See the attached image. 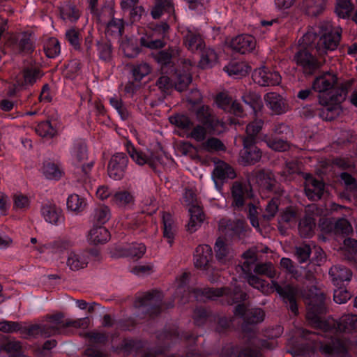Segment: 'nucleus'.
I'll return each instance as SVG.
<instances>
[{"label": "nucleus", "mask_w": 357, "mask_h": 357, "mask_svg": "<svg viewBox=\"0 0 357 357\" xmlns=\"http://www.w3.org/2000/svg\"><path fill=\"white\" fill-rule=\"evenodd\" d=\"M326 312V296L320 294L311 300L307 312L309 322L325 338L319 342V349L326 357H347L351 340L344 334L357 331V315L345 314L339 320L322 319Z\"/></svg>", "instance_id": "obj_1"}, {"label": "nucleus", "mask_w": 357, "mask_h": 357, "mask_svg": "<svg viewBox=\"0 0 357 357\" xmlns=\"http://www.w3.org/2000/svg\"><path fill=\"white\" fill-rule=\"evenodd\" d=\"M213 314L204 307H197L193 312V319L195 324L198 326H204L206 322H212Z\"/></svg>", "instance_id": "obj_50"}, {"label": "nucleus", "mask_w": 357, "mask_h": 357, "mask_svg": "<svg viewBox=\"0 0 357 357\" xmlns=\"http://www.w3.org/2000/svg\"><path fill=\"white\" fill-rule=\"evenodd\" d=\"M173 75V84L178 91L182 92L187 89L192 82V77L190 73L185 70L174 69Z\"/></svg>", "instance_id": "obj_40"}, {"label": "nucleus", "mask_w": 357, "mask_h": 357, "mask_svg": "<svg viewBox=\"0 0 357 357\" xmlns=\"http://www.w3.org/2000/svg\"><path fill=\"white\" fill-rule=\"evenodd\" d=\"M315 48L298 40V46L294 55V61L299 70L306 77L316 74L322 66L321 61L313 53Z\"/></svg>", "instance_id": "obj_10"}, {"label": "nucleus", "mask_w": 357, "mask_h": 357, "mask_svg": "<svg viewBox=\"0 0 357 357\" xmlns=\"http://www.w3.org/2000/svg\"><path fill=\"white\" fill-rule=\"evenodd\" d=\"M354 6L351 0H337L335 13L343 19H349L351 17Z\"/></svg>", "instance_id": "obj_51"}, {"label": "nucleus", "mask_w": 357, "mask_h": 357, "mask_svg": "<svg viewBox=\"0 0 357 357\" xmlns=\"http://www.w3.org/2000/svg\"><path fill=\"white\" fill-rule=\"evenodd\" d=\"M36 132L43 138L52 139L58 135V121L52 119L43 121L36 126Z\"/></svg>", "instance_id": "obj_32"}, {"label": "nucleus", "mask_w": 357, "mask_h": 357, "mask_svg": "<svg viewBox=\"0 0 357 357\" xmlns=\"http://www.w3.org/2000/svg\"><path fill=\"white\" fill-rule=\"evenodd\" d=\"M215 102L219 108L227 113L232 114L238 117H242L245 115L241 105L236 101H234L231 97L225 93H220L217 95Z\"/></svg>", "instance_id": "obj_25"}, {"label": "nucleus", "mask_w": 357, "mask_h": 357, "mask_svg": "<svg viewBox=\"0 0 357 357\" xmlns=\"http://www.w3.org/2000/svg\"><path fill=\"white\" fill-rule=\"evenodd\" d=\"M329 275L335 286H346L352 278L351 271L343 265H335L329 270Z\"/></svg>", "instance_id": "obj_28"}, {"label": "nucleus", "mask_w": 357, "mask_h": 357, "mask_svg": "<svg viewBox=\"0 0 357 357\" xmlns=\"http://www.w3.org/2000/svg\"><path fill=\"white\" fill-rule=\"evenodd\" d=\"M5 351L13 357H22L23 351L22 344L17 340L8 341L4 344Z\"/></svg>", "instance_id": "obj_63"}, {"label": "nucleus", "mask_w": 357, "mask_h": 357, "mask_svg": "<svg viewBox=\"0 0 357 357\" xmlns=\"http://www.w3.org/2000/svg\"><path fill=\"white\" fill-rule=\"evenodd\" d=\"M316 227V219L308 214H306L298 222V231L303 238H311Z\"/></svg>", "instance_id": "obj_39"}, {"label": "nucleus", "mask_w": 357, "mask_h": 357, "mask_svg": "<svg viewBox=\"0 0 357 357\" xmlns=\"http://www.w3.org/2000/svg\"><path fill=\"white\" fill-rule=\"evenodd\" d=\"M199 335L193 331H183L180 333L177 329H163L157 333V342L154 347L143 349V343L133 338H124L119 345L120 350L125 354L135 353L139 357H204L198 351L191 349L185 356L171 354L167 356L172 346L185 341L190 344H195Z\"/></svg>", "instance_id": "obj_2"}, {"label": "nucleus", "mask_w": 357, "mask_h": 357, "mask_svg": "<svg viewBox=\"0 0 357 357\" xmlns=\"http://www.w3.org/2000/svg\"><path fill=\"white\" fill-rule=\"evenodd\" d=\"M65 38L75 51L84 54V48L82 45V36L79 29L71 27L67 29Z\"/></svg>", "instance_id": "obj_44"}, {"label": "nucleus", "mask_w": 357, "mask_h": 357, "mask_svg": "<svg viewBox=\"0 0 357 357\" xmlns=\"http://www.w3.org/2000/svg\"><path fill=\"white\" fill-rule=\"evenodd\" d=\"M212 322H214L215 331L219 334H224L230 327L231 321L226 317L213 314Z\"/></svg>", "instance_id": "obj_61"}, {"label": "nucleus", "mask_w": 357, "mask_h": 357, "mask_svg": "<svg viewBox=\"0 0 357 357\" xmlns=\"http://www.w3.org/2000/svg\"><path fill=\"white\" fill-rule=\"evenodd\" d=\"M284 134H290V128L287 125L280 123L275 126L273 134L265 135L263 140L271 149L275 151H285L289 149V145L287 137L283 136Z\"/></svg>", "instance_id": "obj_14"}, {"label": "nucleus", "mask_w": 357, "mask_h": 357, "mask_svg": "<svg viewBox=\"0 0 357 357\" xmlns=\"http://www.w3.org/2000/svg\"><path fill=\"white\" fill-rule=\"evenodd\" d=\"M15 44L20 53L31 55L35 50L32 34L28 31L20 33L15 38Z\"/></svg>", "instance_id": "obj_31"}, {"label": "nucleus", "mask_w": 357, "mask_h": 357, "mask_svg": "<svg viewBox=\"0 0 357 357\" xmlns=\"http://www.w3.org/2000/svg\"><path fill=\"white\" fill-rule=\"evenodd\" d=\"M60 15L63 20L75 22L79 18V10L72 4H66L60 8Z\"/></svg>", "instance_id": "obj_57"}, {"label": "nucleus", "mask_w": 357, "mask_h": 357, "mask_svg": "<svg viewBox=\"0 0 357 357\" xmlns=\"http://www.w3.org/2000/svg\"><path fill=\"white\" fill-rule=\"evenodd\" d=\"M234 314L243 320L242 324L243 332L250 337L255 335L254 326L261 323L265 317L264 311L259 307L249 309L245 303H241L235 306Z\"/></svg>", "instance_id": "obj_11"}, {"label": "nucleus", "mask_w": 357, "mask_h": 357, "mask_svg": "<svg viewBox=\"0 0 357 357\" xmlns=\"http://www.w3.org/2000/svg\"><path fill=\"white\" fill-rule=\"evenodd\" d=\"M302 341L291 348L290 353L293 357H314L317 346L314 339L315 334L307 331L302 330Z\"/></svg>", "instance_id": "obj_15"}, {"label": "nucleus", "mask_w": 357, "mask_h": 357, "mask_svg": "<svg viewBox=\"0 0 357 357\" xmlns=\"http://www.w3.org/2000/svg\"><path fill=\"white\" fill-rule=\"evenodd\" d=\"M222 354L225 357H261L260 352L251 348L240 349L236 345L228 344L222 348Z\"/></svg>", "instance_id": "obj_33"}, {"label": "nucleus", "mask_w": 357, "mask_h": 357, "mask_svg": "<svg viewBox=\"0 0 357 357\" xmlns=\"http://www.w3.org/2000/svg\"><path fill=\"white\" fill-rule=\"evenodd\" d=\"M264 126V121L261 119H255L246 127V137L243 139V149L241 151V162L245 165H255L261 158L262 152L257 146V135Z\"/></svg>", "instance_id": "obj_7"}, {"label": "nucleus", "mask_w": 357, "mask_h": 357, "mask_svg": "<svg viewBox=\"0 0 357 357\" xmlns=\"http://www.w3.org/2000/svg\"><path fill=\"white\" fill-rule=\"evenodd\" d=\"M321 108L317 111V115L323 120L331 121L334 120L340 113V109L335 104H321Z\"/></svg>", "instance_id": "obj_48"}, {"label": "nucleus", "mask_w": 357, "mask_h": 357, "mask_svg": "<svg viewBox=\"0 0 357 357\" xmlns=\"http://www.w3.org/2000/svg\"><path fill=\"white\" fill-rule=\"evenodd\" d=\"M236 174L234 168L224 161H220L212 172V178L217 189L220 190L229 179H234Z\"/></svg>", "instance_id": "obj_23"}, {"label": "nucleus", "mask_w": 357, "mask_h": 357, "mask_svg": "<svg viewBox=\"0 0 357 357\" xmlns=\"http://www.w3.org/2000/svg\"><path fill=\"white\" fill-rule=\"evenodd\" d=\"M347 91L343 87H337L335 85L333 90L330 93V95L325 97L319 98V103L321 104H335L340 109V104L345 100Z\"/></svg>", "instance_id": "obj_41"}, {"label": "nucleus", "mask_w": 357, "mask_h": 357, "mask_svg": "<svg viewBox=\"0 0 357 357\" xmlns=\"http://www.w3.org/2000/svg\"><path fill=\"white\" fill-rule=\"evenodd\" d=\"M214 249L217 259L220 262H225L229 252L228 247L221 238L216 240Z\"/></svg>", "instance_id": "obj_64"}, {"label": "nucleus", "mask_w": 357, "mask_h": 357, "mask_svg": "<svg viewBox=\"0 0 357 357\" xmlns=\"http://www.w3.org/2000/svg\"><path fill=\"white\" fill-rule=\"evenodd\" d=\"M275 285L277 292L283 297L288 309L294 316L298 315L299 312L298 306L295 295L291 291L284 289L279 284H276Z\"/></svg>", "instance_id": "obj_47"}, {"label": "nucleus", "mask_w": 357, "mask_h": 357, "mask_svg": "<svg viewBox=\"0 0 357 357\" xmlns=\"http://www.w3.org/2000/svg\"><path fill=\"white\" fill-rule=\"evenodd\" d=\"M304 190L307 197L311 201L320 199L326 192V183L311 174L305 178Z\"/></svg>", "instance_id": "obj_20"}, {"label": "nucleus", "mask_w": 357, "mask_h": 357, "mask_svg": "<svg viewBox=\"0 0 357 357\" xmlns=\"http://www.w3.org/2000/svg\"><path fill=\"white\" fill-rule=\"evenodd\" d=\"M98 52L101 60L108 61L112 58V45L109 40H101L97 43Z\"/></svg>", "instance_id": "obj_58"}, {"label": "nucleus", "mask_w": 357, "mask_h": 357, "mask_svg": "<svg viewBox=\"0 0 357 357\" xmlns=\"http://www.w3.org/2000/svg\"><path fill=\"white\" fill-rule=\"evenodd\" d=\"M312 250L308 244H301L296 247L295 257L300 264L307 263L310 261Z\"/></svg>", "instance_id": "obj_59"}, {"label": "nucleus", "mask_w": 357, "mask_h": 357, "mask_svg": "<svg viewBox=\"0 0 357 357\" xmlns=\"http://www.w3.org/2000/svg\"><path fill=\"white\" fill-rule=\"evenodd\" d=\"M183 44L192 52H199L205 46L199 32L194 27H188L183 31Z\"/></svg>", "instance_id": "obj_27"}, {"label": "nucleus", "mask_w": 357, "mask_h": 357, "mask_svg": "<svg viewBox=\"0 0 357 357\" xmlns=\"http://www.w3.org/2000/svg\"><path fill=\"white\" fill-rule=\"evenodd\" d=\"M224 70L235 79L245 76L250 70V66L244 61L236 60L231 61L225 66Z\"/></svg>", "instance_id": "obj_34"}, {"label": "nucleus", "mask_w": 357, "mask_h": 357, "mask_svg": "<svg viewBox=\"0 0 357 357\" xmlns=\"http://www.w3.org/2000/svg\"><path fill=\"white\" fill-rule=\"evenodd\" d=\"M173 55L172 50H160L156 54L155 59L161 66L163 72L167 73L170 71L172 73L174 70Z\"/></svg>", "instance_id": "obj_43"}, {"label": "nucleus", "mask_w": 357, "mask_h": 357, "mask_svg": "<svg viewBox=\"0 0 357 357\" xmlns=\"http://www.w3.org/2000/svg\"><path fill=\"white\" fill-rule=\"evenodd\" d=\"M231 192L232 205L238 208L244 206L246 199L253 197L252 189L249 183L235 181L231 186Z\"/></svg>", "instance_id": "obj_21"}, {"label": "nucleus", "mask_w": 357, "mask_h": 357, "mask_svg": "<svg viewBox=\"0 0 357 357\" xmlns=\"http://www.w3.org/2000/svg\"><path fill=\"white\" fill-rule=\"evenodd\" d=\"M43 51L47 57L54 59L59 56L61 52L60 43L56 38H50L44 44Z\"/></svg>", "instance_id": "obj_53"}, {"label": "nucleus", "mask_w": 357, "mask_h": 357, "mask_svg": "<svg viewBox=\"0 0 357 357\" xmlns=\"http://www.w3.org/2000/svg\"><path fill=\"white\" fill-rule=\"evenodd\" d=\"M337 84V75L330 72H326L315 77L312 88L314 91L319 93L318 101L319 102V98L330 95L335 85Z\"/></svg>", "instance_id": "obj_17"}, {"label": "nucleus", "mask_w": 357, "mask_h": 357, "mask_svg": "<svg viewBox=\"0 0 357 357\" xmlns=\"http://www.w3.org/2000/svg\"><path fill=\"white\" fill-rule=\"evenodd\" d=\"M190 273H183L176 279V289L174 296L179 298L182 303H188L190 301L191 294L197 300L211 299L214 300L224 296L227 293L226 288L204 287L190 289L188 286Z\"/></svg>", "instance_id": "obj_4"}, {"label": "nucleus", "mask_w": 357, "mask_h": 357, "mask_svg": "<svg viewBox=\"0 0 357 357\" xmlns=\"http://www.w3.org/2000/svg\"><path fill=\"white\" fill-rule=\"evenodd\" d=\"M174 12V3L172 0H155L151 15L155 20L159 19L164 13L171 15Z\"/></svg>", "instance_id": "obj_45"}, {"label": "nucleus", "mask_w": 357, "mask_h": 357, "mask_svg": "<svg viewBox=\"0 0 357 357\" xmlns=\"http://www.w3.org/2000/svg\"><path fill=\"white\" fill-rule=\"evenodd\" d=\"M265 101L267 107L275 114H282L288 110L289 105L287 101L282 96L276 93H266Z\"/></svg>", "instance_id": "obj_29"}, {"label": "nucleus", "mask_w": 357, "mask_h": 357, "mask_svg": "<svg viewBox=\"0 0 357 357\" xmlns=\"http://www.w3.org/2000/svg\"><path fill=\"white\" fill-rule=\"evenodd\" d=\"M252 79L261 86H271L279 85L282 77L278 71L262 66L253 71Z\"/></svg>", "instance_id": "obj_18"}, {"label": "nucleus", "mask_w": 357, "mask_h": 357, "mask_svg": "<svg viewBox=\"0 0 357 357\" xmlns=\"http://www.w3.org/2000/svg\"><path fill=\"white\" fill-rule=\"evenodd\" d=\"M200 52V60L199 66L202 69L211 68L218 61V55L215 51L205 46L199 51Z\"/></svg>", "instance_id": "obj_42"}, {"label": "nucleus", "mask_w": 357, "mask_h": 357, "mask_svg": "<svg viewBox=\"0 0 357 357\" xmlns=\"http://www.w3.org/2000/svg\"><path fill=\"white\" fill-rule=\"evenodd\" d=\"M40 214L46 222L56 226L63 223L65 220L61 208L50 202L41 205Z\"/></svg>", "instance_id": "obj_22"}, {"label": "nucleus", "mask_w": 357, "mask_h": 357, "mask_svg": "<svg viewBox=\"0 0 357 357\" xmlns=\"http://www.w3.org/2000/svg\"><path fill=\"white\" fill-rule=\"evenodd\" d=\"M190 220L188 222L189 229L195 231L196 227L204 222V214L201 207L197 205H192L189 208Z\"/></svg>", "instance_id": "obj_49"}, {"label": "nucleus", "mask_w": 357, "mask_h": 357, "mask_svg": "<svg viewBox=\"0 0 357 357\" xmlns=\"http://www.w3.org/2000/svg\"><path fill=\"white\" fill-rule=\"evenodd\" d=\"M137 322L134 318L121 319L117 321L114 319L110 314H105L102 318V326L104 327H112L116 325V328L121 331H132L135 328Z\"/></svg>", "instance_id": "obj_30"}, {"label": "nucleus", "mask_w": 357, "mask_h": 357, "mask_svg": "<svg viewBox=\"0 0 357 357\" xmlns=\"http://www.w3.org/2000/svg\"><path fill=\"white\" fill-rule=\"evenodd\" d=\"M128 164V158L125 153H115L112 156L107 165L109 176L115 181L121 180L125 175Z\"/></svg>", "instance_id": "obj_19"}, {"label": "nucleus", "mask_w": 357, "mask_h": 357, "mask_svg": "<svg viewBox=\"0 0 357 357\" xmlns=\"http://www.w3.org/2000/svg\"><path fill=\"white\" fill-rule=\"evenodd\" d=\"M43 172L48 179L58 180L61 176V171L54 162H45L43 164Z\"/></svg>", "instance_id": "obj_60"}, {"label": "nucleus", "mask_w": 357, "mask_h": 357, "mask_svg": "<svg viewBox=\"0 0 357 357\" xmlns=\"http://www.w3.org/2000/svg\"><path fill=\"white\" fill-rule=\"evenodd\" d=\"M111 213L108 206L100 205L94 210V222L97 225H104L110 218Z\"/></svg>", "instance_id": "obj_55"}, {"label": "nucleus", "mask_w": 357, "mask_h": 357, "mask_svg": "<svg viewBox=\"0 0 357 357\" xmlns=\"http://www.w3.org/2000/svg\"><path fill=\"white\" fill-rule=\"evenodd\" d=\"M169 30V25L166 22H160L153 25V27L146 30L145 33L139 38L141 47L150 50H158L164 47L166 45L165 41L167 37Z\"/></svg>", "instance_id": "obj_12"}, {"label": "nucleus", "mask_w": 357, "mask_h": 357, "mask_svg": "<svg viewBox=\"0 0 357 357\" xmlns=\"http://www.w3.org/2000/svg\"><path fill=\"white\" fill-rule=\"evenodd\" d=\"M86 205L84 198L78 195L73 194L68 196L67 199V207L68 210L74 212L82 211Z\"/></svg>", "instance_id": "obj_54"}, {"label": "nucleus", "mask_w": 357, "mask_h": 357, "mask_svg": "<svg viewBox=\"0 0 357 357\" xmlns=\"http://www.w3.org/2000/svg\"><path fill=\"white\" fill-rule=\"evenodd\" d=\"M256 46L255 38L250 34H240L233 38L230 42L231 49L240 54L252 52Z\"/></svg>", "instance_id": "obj_26"}, {"label": "nucleus", "mask_w": 357, "mask_h": 357, "mask_svg": "<svg viewBox=\"0 0 357 357\" xmlns=\"http://www.w3.org/2000/svg\"><path fill=\"white\" fill-rule=\"evenodd\" d=\"M89 236V240L93 243L103 244L109 239L110 234L106 227L94 225L93 227L90 230Z\"/></svg>", "instance_id": "obj_46"}, {"label": "nucleus", "mask_w": 357, "mask_h": 357, "mask_svg": "<svg viewBox=\"0 0 357 357\" xmlns=\"http://www.w3.org/2000/svg\"><path fill=\"white\" fill-rule=\"evenodd\" d=\"M202 148L208 152H219L226 150L223 142L216 137H210L204 141L202 144Z\"/></svg>", "instance_id": "obj_56"}, {"label": "nucleus", "mask_w": 357, "mask_h": 357, "mask_svg": "<svg viewBox=\"0 0 357 357\" xmlns=\"http://www.w3.org/2000/svg\"><path fill=\"white\" fill-rule=\"evenodd\" d=\"M126 152L131 159L138 165L148 164L151 168L155 169L158 164L162 162V158L160 156H147L139 148L136 147L130 141L125 143Z\"/></svg>", "instance_id": "obj_16"}, {"label": "nucleus", "mask_w": 357, "mask_h": 357, "mask_svg": "<svg viewBox=\"0 0 357 357\" xmlns=\"http://www.w3.org/2000/svg\"><path fill=\"white\" fill-rule=\"evenodd\" d=\"M278 10H287L292 7H298L307 15L317 17L326 8V0H274Z\"/></svg>", "instance_id": "obj_13"}, {"label": "nucleus", "mask_w": 357, "mask_h": 357, "mask_svg": "<svg viewBox=\"0 0 357 357\" xmlns=\"http://www.w3.org/2000/svg\"><path fill=\"white\" fill-rule=\"evenodd\" d=\"M298 214L295 209L289 207L280 215L279 223H285L289 227L296 225L297 222Z\"/></svg>", "instance_id": "obj_62"}, {"label": "nucleus", "mask_w": 357, "mask_h": 357, "mask_svg": "<svg viewBox=\"0 0 357 357\" xmlns=\"http://www.w3.org/2000/svg\"><path fill=\"white\" fill-rule=\"evenodd\" d=\"M163 294L160 291L153 289L137 297L134 303L137 309L139 320L153 319L162 312Z\"/></svg>", "instance_id": "obj_9"}, {"label": "nucleus", "mask_w": 357, "mask_h": 357, "mask_svg": "<svg viewBox=\"0 0 357 357\" xmlns=\"http://www.w3.org/2000/svg\"><path fill=\"white\" fill-rule=\"evenodd\" d=\"M23 86H31L41 77L40 70L35 67H26L22 71Z\"/></svg>", "instance_id": "obj_52"}, {"label": "nucleus", "mask_w": 357, "mask_h": 357, "mask_svg": "<svg viewBox=\"0 0 357 357\" xmlns=\"http://www.w3.org/2000/svg\"><path fill=\"white\" fill-rule=\"evenodd\" d=\"M30 328L29 326H22L19 322L12 321L8 320H3L0 321V331L5 333H12L15 332H20L22 335L27 337L34 336V333H29L28 329Z\"/></svg>", "instance_id": "obj_37"}, {"label": "nucleus", "mask_w": 357, "mask_h": 357, "mask_svg": "<svg viewBox=\"0 0 357 357\" xmlns=\"http://www.w3.org/2000/svg\"><path fill=\"white\" fill-rule=\"evenodd\" d=\"M89 262V256L86 252H70L67 259V265L69 268L76 271L86 267Z\"/></svg>", "instance_id": "obj_38"}, {"label": "nucleus", "mask_w": 357, "mask_h": 357, "mask_svg": "<svg viewBox=\"0 0 357 357\" xmlns=\"http://www.w3.org/2000/svg\"><path fill=\"white\" fill-rule=\"evenodd\" d=\"M342 38V29H336L328 23H323L314 31H308L301 41L307 45H312L317 52L322 55L329 51L335 50Z\"/></svg>", "instance_id": "obj_3"}, {"label": "nucleus", "mask_w": 357, "mask_h": 357, "mask_svg": "<svg viewBox=\"0 0 357 357\" xmlns=\"http://www.w3.org/2000/svg\"><path fill=\"white\" fill-rule=\"evenodd\" d=\"M213 250L210 245L203 244L196 248L194 254V261L197 268L204 270L209 269L213 267Z\"/></svg>", "instance_id": "obj_24"}, {"label": "nucleus", "mask_w": 357, "mask_h": 357, "mask_svg": "<svg viewBox=\"0 0 357 357\" xmlns=\"http://www.w3.org/2000/svg\"><path fill=\"white\" fill-rule=\"evenodd\" d=\"M73 165L75 167L76 178L78 182L87 183L91 182V171L94 162L83 163L88 158V146L85 139L77 138L73 140L69 148Z\"/></svg>", "instance_id": "obj_6"}, {"label": "nucleus", "mask_w": 357, "mask_h": 357, "mask_svg": "<svg viewBox=\"0 0 357 357\" xmlns=\"http://www.w3.org/2000/svg\"><path fill=\"white\" fill-rule=\"evenodd\" d=\"M196 115L201 125L194 127L190 132V137L195 141L203 143L206 141L207 134L220 135L225 130V123L212 114L208 106L199 107Z\"/></svg>", "instance_id": "obj_5"}, {"label": "nucleus", "mask_w": 357, "mask_h": 357, "mask_svg": "<svg viewBox=\"0 0 357 357\" xmlns=\"http://www.w3.org/2000/svg\"><path fill=\"white\" fill-rule=\"evenodd\" d=\"M47 320L50 324H32L27 331L29 333H34L35 337L42 336L49 337L56 334H64L68 328L81 327L82 319L71 321L64 320L63 314L61 312L47 316Z\"/></svg>", "instance_id": "obj_8"}, {"label": "nucleus", "mask_w": 357, "mask_h": 357, "mask_svg": "<svg viewBox=\"0 0 357 357\" xmlns=\"http://www.w3.org/2000/svg\"><path fill=\"white\" fill-rule=\"evenodd\" d=\"M163 237L172 246L174 241L175 235L177 233V225L170 213H165L162 216Z\"/></svg>", "instance_id": "obj_36"}, {"label": "nucleus", "mask_w": 357, "mask_h": 357, "mask_svg": "<svg viewBox=\"0 0 357 357\" xmlns=\"http://www.w3.org/2000/svg\"><path fill=\"white\" fill-rule=\"evenodd\" d=\"M124 29V20L123 19L112 17L105 25V33L107 37L119 39L123 36Z\"/></svg>", "instance_id": "obj_35"}]
</instances>
